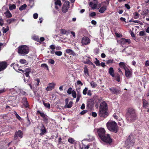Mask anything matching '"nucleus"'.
Masks as SVG:
<instances>
[{
    "instance_id": "nucleus-41",
    "label": "nucleus",
    "mask_w": 149,
    "mask_h": 149,
    "mask_svg": "<svg viewBox=\"0 0 149 149\" xmlns=\"http://www.w3.org/2000/svg\"><path fill=\"white\" fill-rule=\"evenodd\" d=\"M55 54L58 56H61L62 55V53L61 51H56L55 52Z\"/></svg>"
},
{
    "instance_id": "nucleus-57",
    "label": "nucleus",
    "mask_w": 149,
    "mask_h": 149,
    "mask_svg": "<svg viewBox=\"0 0 149 149\" xmlns=\"http://www.w3.org/2000/svg\"><path fill=\"white\" fill-rule=\"evenodd\" d=\"M77 83L78 85H80L81 86H82L83 85V83L80 80L77 81Z\"/></svg>"
},
{
    "instance_id": "nucleus-24",
    "label": "nucleus",
    "mask_w": 149,
    "mask_h": 149,
    "mask_svg": "<svg viewBox=\"0 0 149 149\" xmlns=\"http://www.w3.org/2000/svg\"><path fill=\"white\" fill-rule=\"evenodd\" d=\"M68 141L71 144H76V143L75 140L72 138H69L68 140Z\"/></svg>"
},
{
    "instance_id": "nucleus-19",
    "label": "nucleus",
    "mask_w": 149,
    "mask_h": 149,
    "mask_svg": "<svg viewBox=\"0 0 149 149\" xmlns=\"http://www.w3.org/2000/svg\"><path fill=\"white\" fill-rule=\"evenodd\" d=\"M143 107L144 108H146L148 107L149 104L148 102L146 100L143 98L142 99Z\"/></svg>"
},
{
    "instance_id": "nucleus-20",
    "label": "nucleus",
    "mask_w": 149,
    "mask_h": 149,
    "mask_svg": "<svg viewBox=\"0 0 149 149\" xmlns=\"http://www.w3.org/2000/svg\"><path fill=\"white\" fill-rule=\"evenodd\" d=\"M118 65L120 68L124 69V70L128 68L126 66L125 63L123 62L119 63L118 64Z\"/></svg>"
},
{
    "instance_id": "nucleus-23",
    "label": "nucleus",
    "mask_w": 149,
    "mask_h": 149,
    "mask_svg": "<svg viewBox=\"0 0 149 149\" xmlns=\"http://www.w3.org/2000/svg\"><path fill=\"white\" fill-rule=\"evenodd\" d=\"M4 14L5 15L6 18H10L12 17L11 13L8 10H7L4 13Z\"/></svg>"
},
{
    "instance_id": "nucleus-3",
    "label": "nucleus",
    "mask_w": 149,
    "mask_h": 149,
    "mask_svg": "<svg viewBox=\"0 0 149 149\" xmlns=\"http://www.w3.org/2000/svg\"><path fill=\"white\" fill-rule=\"evenodd\" d=\"M108 129L110 131L116 133L118 130V127L117 123L115 121H109L107 123Z\"/></svg>"
},
{
    "instance_id": "nucleus-43",
    "label": "nucleus",
    "mask_w": 149,
    "mask_h": 149,
    "mask_svg": "<svg viewBox=\"0 0 149 149\" xmlns=\"http://www.w3.org/2000/svg\"><path fill=\"white\" fill-rule=\"evenodd\" d=\"M96 61L95 62V63L97 66H100V65L99 61L97 58H95Z\"/></svg>"
},
{
    "instance_id": "nucleus-26",
    "label": "nucleus",
    "mask_w": 149,
    "mask_h": 149,
    "mask_svg": "<svg viewBox=\"0 0 149 149\" xmlns=\"http://www.w3.org/2000/svg\"><path fill=\"white\" fill-rule=\"evenodd\" d=\"M89 6H91V7L93 9H95L97 6V5L95 4H93V2H91L89 3Z\"/></svg>"
},
{
    "instance_id": "nucleus-25",
    "label": "nucleus",
    "mask_w": 149,
    "mask_h": 149,
    "mask_svg": "<svg viewBox=\"0 0 149 149\" xmlns=\"http://www.w3.org/2000/svg\"><path fill=\"white\" fill-rule=\"evenodd\" d=\"M149 12V10L148 9H144L142 13H141V15H147Z\"/></svg>"
},
{
    "instance_id": "nucleus-51",
    "label": "nucleus",
    "mask_w": 149,
    "mask_h": 149,
    "mask_svg": "<svg viewBox=\"0 0 149 149\" xmlns=\"http://www.w3.org/2000/svg\"><path fill=\"white\" fill-rule=\"evenodd\" d=\"M88 111L87 110H84L82 111L80 113V114L81 115H84Z\"/></svg>"
},
{
    "instance_id": "nucleus-9",
    "label": "nucleus",
    "mask_w": 149,
    "mask_h": 149,
    "mask_svg": "<svg viewBox=\"0 0 149 149\" xmlns=\"http://www.w3.org/2000/svg\"><path fill=\"white\" fill-rule=\"evenodd\" d=\"M109 89L111 93L113 94L118 95L121 92L120 88H116L114 87H111L109 88Z\"/></svg>"
},
{
    "instance_id": "nucleus-22",
    "label": "nucleus",
    "mask_w": 149,
    "mask_h": 149,
    "mask_svg": "<svg viewBox=\"0 0 149 149\" xmlns=\"http://www.w3.org/2000/svg\"><path fill=\"white\" fill-rule=\"evenodd\" d=\"M109 74L112 77H114V70L112 67H111L109 69Z\"/></svg>"
},
{
    "instance_id": "nucleus-44",
    "label": "nucleus",
    "mask_w": 149,
    "mask_h": 149,
    "mask_svg": "<svg viewBox=\"0 0 149 149\" xmlns=\"http://www.w3.org/2000/svg\"><path fill=\"white\" fill-rule=\"evenodd\" d=\"M100 50L98 48H96L94 50V53L95 55L98 54Z\"/></svg>"
},
{
    "instance_id": "nucleus-46",
    "label": "nucleus",
    "mask_w": 149,
    "mask_h": 149,
    "mask_svg": "<svg viewBox=\"0 0 149 149\" xmlns=\"http://www.w3.org/2000/svg\"><path fill=\"white\" fill-rule=\"evenodd\" d=\"M146 35V33L143 31H141L139 33V35L140 36H143Z\"/></svg>"
},
{
    "instance_id": "nucleus-14",
    "label": "nucleus",
    "mask_w": 149,
    "mask_h": 149,
    "mask_svg": "<svg viewBox=\"0 0 149 149\" xmlns=\"http://www.w3.org/2000/svg\"><path fill=\"white\" fill-rule=\"evenodd\" d=\"M31 72V69L29 68H26L25 69L24 72L23 73L24 74L26 77H28V79L26 80L25 78H24V81L25 82H27L28 79H29L30 77L29 76V74Z\"/></svg>"
},
{
    "instance_id": "nucleus-39",
    "label": "nucleus",
    "mask_w": 149,
    "mask_h": 149,
    "mask_svg": "<svg viewBox=\"0 0 149 149\" xmlns=\"http://www.w3.org/2000/svg\"><path fill=\"white\" fill-rule=\"evenodd\" d=\"M41 66L44 68H47V70H48V65L45 63L42 64L41 65Z\"/></svg>"
},
{
    "instance_id": "nucleus-28",
    "label": "nucleus",
    "mask_w": 149,
    "mask_h": 149,
    "mask_svg": "<svg viewBox=\"0 0 149 149\" xmlns=\"http://www.w3.org/2000/svg\"><path fill=\"white\" fill-rule=\"evenodd\" d=\"M84 74L86 75H88V69L87 68V66L86 65L85 66L84 68Z\"/></svg>"
},
{
    "instance_id": "nucleus-7",
    "label": "nucleus",
    "mask_w": 149,
    "mask_h": 149,
    "mask_svg": "<svg viewBox=\"0 0 149 149\" xmlns=\"http://www.w3.org/2000/svg\"><path fill=\"white\" fill-rule=\"evenodd\" d=\"M70 2L68 1H66L64 3L62 8V11L64 13L68 11L70 8Z\"/></svg>"
},
{
    "instance_id": "nucleus-47",
    "label": "nucleus",
    "mask_w": 149,
    "mask_h": 149,
    "mask_svg": "<svg viewBox=\"0 0 149 149\" xmlns=\"http://www.w3.org/2000/svg\"><path fill=\"white\" fill-rule=\"evenodd\" d=\"M88 88L86 87L83 91V93L84 95H86L87 94V92L88 91Z\"/></svg>"
},
{
    "instance_id": "nucleus-52",
    "label": "nucleus",
    "mask_w": 149,
    "mask_h": 149,
    "mask_svg": "<svg viewBox=\"0 0 149 149\" xmlns=\"http://www.w3.org/2000/svg\"><path fill=\"white\" fill-rule=\"evenodd\" d=\"M22 102L23 103L27 102H28L27 98L26 97H23L22 99Z\"/></svg>"
},
{
    "instance_id": "nucleus-16",
    "label": "nucleus",
    "mask_w": 149,
    "mask_h": 149,
    "mask_svg": "<svg viewBox=\"0 0 149 149\" xmlns=\"http://www.w3.org/2000/svg\"><path fill=\"white\" fill-rule=\"evenodd\" d=\"M90 42V40L88 37H84L81 40V43L83 45H87Z\"/></svg>"
},
{
    "instance_id": "nucleus-50",
    "label": "nucleus",
    "mask_w": 149,
    "mask_h": 149,
    "mask_svg": "<svg viewBox=\"0 0 149 149\" xmlns=\"http://www.w3.org/2000/svg\"><path fill=\"white\" fill-rule=\"evenodd\" d=\"M53 88L52 87H50V86H47L46 88V90L47 91H51L53 89Z\"/></svg>"
},
{
    "instance_id": "nucleus-61",
    "label": "nucleus",
    "mask_w": 149,
    "mask_h": 149,
    "mask_svg": "<svg viewBox=\"0 0 149 149\" xmlns=\"http://www.w3.org/2000/svg\"><path fill=\"white\" fill-rule=\"evenodd\" d=\"M3 24V21L2 18L0 19V25L2 26Z\"/></svg>"
},
{
    "instance_id": "nucleus-33",
    "label": "nucleus",
    "mask_w": 149,
    "mask_h": 149,
    "mask_svg": "<svg viewBox=\"0 0 149 149\" xmlns=\"http://www.w3.org/2000/svg\"><path fill=\"white\" fill-rule=\"evenodd\" d=\"M55 5H58L61 6L62 5L61 1L60 0H57L55 2Z\"/></svg>"
},
{
    "instance_id": "nucleus-13",
    "label": "nucleus",
    "mask_w": 149,
    "mask_h": 149,
    "mask_svg": "<svg viewBox=\"0 0 149 149\" xmlns=\"http://www.w3.org/2000/svg\"><path fill=\"white\" fill-rule=\"evenodd\" d=\"M31 72V69L29 68H26L25 69L24 72L23 73L24 74L26 77H28V79L26 80L25 78H24V81L25 82H27L28 79H29L30 77L29 76V74Z\"/></svg>"
},
{
    "instance_id": "nucleus-62",
    "label": "nucleus",
    "mask_w": 149,
    "mask_h": 149,
    "mask_svg": "<svg viewBox=\"0 0 149 149\" xmlns=\"http://www.w3.org/2000/svg\"><path fill=\"white\" fill-rule=\"evenodd\" d=\"M45 38L43 37H41L40 38V41H38V42H41L44 41L45 40Z\"/></svg>"
},
{
    "instance_id": "nucleus-11",
    "label": "nucleus",
    "mask_w": 149,
    "mask_h": 149,
    "mask_svg": "<svg viewBox=\"0 0 149 149\" xmlns=\"http://www.w3.org/2000/svg\"><path fill=\"white\" fill-rule=\"evenodd\" d=\"M36 112L37 114H39L40 115L41 117L43 118V120L45 122H47L48 120L47 118L48 116L46 115L43 112H40L39 110L37 111Z\"/></svg>"
},
{
    "instance_id": "nucleus-21",
    "label": "nucleus",
    "mask_w": 149,
    "mask_h": 149,
    "mask_svg": "<svg viewBox=\"0 0 149 149\" xmlns=\"http://www.w3.org/2000/svg\"><path fill=\"white\" fill-rule=\"evenodd\" d=\"M66 52L68 54H70L73 56H76V54L72 50L70 49H67L65 50Z\"/></svg>"
},
{
    "instance_id": "nucleus-45",
    "label": "nucleus",
    "mask_w": 149,
    "mask_h": 149,
    "mask_svg": "<svg viewBox=\"0 0 149 149\" xmlns=\"http://www.w3.org/2000/svg\"><path fill=\"white\" fill-rule=\"evenodd\" d=\"M20 63L21 64H25L27 63L26 61L24 59H21L19 60Z\"/></svg>"
},
{
    "instance_id": "nucleus-35",
    "label": "nucleus",
    "mask_w": 149,
    "mask_h": 149,
    "mask_svg": "<svg viewBox=\"0 0 149 149\" xmlns=\"http://www.w3.org/2000/svg\"><path fill=\"white\" fill-rule=\"evenodd\" d=\"M91 62L89 60L88 58H87L86 60H84L83 63L84 64H86L88 65H89L90 63H91Z\"/></svg>"
},
{
    "instance_id": "nucleus-2",
    "label": "nucleus",
    "mask_w": 149,
    "mask_h": 149,
    "mask_svg": "<svg viewBox=\"0 0 149 149\" xmlns=\"http://www.w3.org/2000/svg\"><path fill=\"white\" fill-rule=\"evenodd\" d=\"M108 110L107 103L104 101H103L101 103L99 107V115L100 116L104 118H106L109 115Z\"/></svg>"
},
{
    "instance_id": "nucleus-48",
    "label": "nucleus",
    "mask_w": 149,
    "mask_h": 149,
    "mask_svg": "<svg viewBox=\"0 0 149 149\" xmlns=\"http://www.w3.org/2000/svg\"><path fill=\"white\" fill-rule=\"evenodd\" d=\"M48 63L52 64H54V61L52 59H49V60Z\"/></svg>"
},
{
    "instance_id": "nucleus-32",
    "label": "nucleus",
    "mask_w": 149,
    "mask_h": 149,
    "mask_svg": "<svg viewBox=\"0 0 149 149\" xmlns=\"http://www.w3.org/2000/svg\"><path fill=\"white\" fill-rule=\"evenodd\" d=\"M27 7V5L26 4H24L23 5L21 6L19 8V9L20 10H22L26 9Z\"/></svg>"
},
{
    "instance_id": "nucleus-64",
    "label": "nucleus",
    "mask_w": 149,
    "mask_h": 149,
    "mask_svg": "<svg viewBox=\"0 0 149 149\" xmlns=\"http://www.w3.org/2000/svg\"><path fill=\"white\" fill-rule=\"evenodd\" d=\"M3 32L4 33H6L8 31L6 29V28H5L4 27H3L2 28Z\"/></svg>"
},
{
    "instance_id": "nucleus-53",
    "label": "nucleus",
    "mask_w": 149,
    "mask_h": 149,
    "mask_svg": "<svg viewBox=\"0 0 149 149\" xmlns=\"http://www.w3.org/2000/svg\"><path fill=\"white\" fill-rule=\"evenodd\" d=\"M96 15V13L95 12H93L91 13L89 15L90 16L93 17L95 16Z\"/></svg>"
},
{
    "instance_id": "nucleus-38",
    "label": "nucleus",
    "mask_w": 149,
    "mask_h": 149,
    "mask_svg": "<svg viewBox=\"0 0 149 149\" xmlns=\"http://www.w3.org/2000/svg\"><path fill=\"white\" fill-rule=\"evenodd\" d=\"M133 14L134 15V18L135 19H137L139 17V15L137 12H135L133 13Z\"/></svg>"
},
{
    "instance_id": "nucleus-18",
    "label": "nucleus",
    "mask_w": 149,
    "mask_h": 149,
    "mask_svg": "<svg viewBox=\"0 0 149 149\" xmlns=\"http://www.w3.org/2000/svg\"><path fill=\"white\" fill-rule=\"evenodd\" d=\"M47 132V131L45 128L44 125L43 124L41 126V128L40 129V136H42L44 135Z\"/></svg>"
},
{
    "instance_id": "nucleus-8",
    "label": "nucleus",
    "mask_w": 149,
    "mask_h": 149,
    "mask_svg": "<svg viewBox=\"0 0 149 149\" xmlns=\"http://www.w3.org/2000/svg\"><path fill=\"white\" fill-rule=\"evenodd\" d=\"M97 132L100 139L106 134V131L105 129L103 128H101L98 129L97 130Z\"/></svg>"
},
{
    "instance_id": "nucleus-4",
    "label": "nucleus",
    "mask_w": 149,
    "mask_h": 149,
    "mask_svg": "<svg viewBox=\"0 0 149 149\" xmlns=\"http://www.w3.org/2000/svg\"><path fill=\"white\" fill-rule=\"evenodd\" d=\"M29 47L25 45L20 46L18 48V53L22 55H26L29 53Z\"/></svg>"
},
{
    "instance_id": "nucleus-34",
    "label": "nucleus",
    "mask_w": 149,
    "mask_h": 149,
    "mask_svg": "<svg viewBox=\"0 0 149 149\" xmlns=\"http://www.w3.org/2000/svg\"><path fill=\"white\" fill-rule=\"evenodd\" d=\"M43 104L44 106L49 109L50 108V105L49 103H45L44 101H43Z\"/></svg>"
},
{
    "instance_id": "nucleus-10",
    "label": "nucleus",
    "mask_w": 149,
    "mask_h": 149,
    "mask_svg": "<svg viewBox=\"0 0 149 149\" xmlns=\"http://www.w3.org/2000/svg\"><path fill=\"white\" fill-rule=\"evenodd\" d=\"M23 132L21 130L17 131L15 133L14 135V139L15 140H17L18 137H19L20 138L23 137Z\"/></svg>"
},
{
    "instance_id": "nucleus-12",
    "label": "nucleus",
    "mask_w": 149,
    "mask_h": 149,
    "mask_svg": "<svg viewBox=\"0 0 149 149\" xmlns=\"http://www.w3.org/2000/svg\"><path fill=\"white\" fill-rule=\"evenodd\" d=\"M120 42L122 45H124L127 44H130L131 42V41L130 39H126L124 38H122L120 40Z\"/></svg>"
},
{
    "instance_id": "nucleus-63",
    "label": "nucleus",
    "mask_w": 149,
    "mask_h": 149,
    "mask_svg": "<svg viewBox=\"0 0 149 149\" xmlns=\"http://www.w3.org/2000/svg\"><path fill=\"white\" fill-rule=\"evenodd\" d=\"M125 7H126L127 9L129 10L130 9V7L129 4H125Z\"/></svg>"
},
{
    "instance_id": "nucleus-31",
    "label": "nucleus",
    "mask_w": 149,
    "mask_h": 149,
    "mask_svg": "<svg viewBox=\"0 0 149 149\" xmlns=\"http://www.w3.org/2000/svg\"><path fill=\"white\" fill-rule=\"evenodd\" d=\"M115 79L118 82H119L120 81V74H118L117 75L114 76Z\"/></svg>"
},
{
    "instance_id": "nucleus-6",
    "label": "nucleus",
    "mask_w": 149,
    "mask_h": 149,
    "mask_svg": "<svg viewBox=\"0 0 149 149\" xmlns=\"http://www.w3.org/2000/svg\"><path fill=\"white\" fill-rule=\"evenodd\" d=\"M100 139L103 141L109 144H111L113 141L112 139L108 134H106Z\"/></svg>"
},
{
    "instance_id": "nucleus-37",
    "label": "nucleus",
    "mask_w": 149,
    "mask_h": 149,
    "mask_svg": "<svg viewBox=\"0 0 149 149\" xmlns=\"http://www.w3.org/2000/svg\"><path fill=\"white\" fill-rule=\"evenodd\" d=\"M16 8V6L14 4H13L12 5H11L10 6H9V9L10 10H12L13 9H15Z\"/></svg>"
},
{
    "instance_id": "nucleus-27",
    "label": "nucleus",
    "mask_w": 149,
    "mask_h": 149,
    "mask_svg": "<svg viewBox=\"0 0 149 149\" xmlns=\"http://www.w3.org/2000/svg\"><path fill=\"white\" fill-rule=\"evenodd\" d=\"M106 64L107 65L110 64H112L113 63H115V62L114 61V60L112 59H109L108 60L106 61Z\"/></svg>"
},
{
    "instance_id": "nucleus-60",
    "label": "nucleus",
    "mask_w": 149,
    "mask_h": 149,
    "mask_svg": "<svg viewBox=\"0 0 149 149\" xmlns=\"http://www.w3.org/2000/svg\"><path fill=\"white\" fill-rule=\"evenodd\" d=\"M76 90L77 92V97L80 98L81 96L80 93L79 92H78L77 90Z\"/></svg>"
},
{
    "instance_id": "nucleus-15",
    "label": "nucleus",
    "mask_w": 149,
    "mask_h": 149,
    "mask_svg": "<svg viewBox=\"0 0 149 149\" xmlns=\"http://www.w3.org/2000/svg\"><path fill=\"white\" fill-rule=\"evenodd\" d=\"M8 64L5 61L0 62V72L5 70L7 67Z\"/></svg>"
},
{
    "instance_id": "nucleus-59",
    "label": "nucleus",
    "mask_w": 149,
    "mask_h": 149,
    "mask_svg": "<svg viewBox=\"0 0 149 149\" xmlns=\"http://www.w3.org/2000/svg\"><path fill=\"white\" fill-rule=\"evenodd\" d=\"M38 14L37 13H34L33 15V17L34 19H36L38 17Z\"/></svg>"
},
{
    "instance_id": "nucleus-17",
    "label": "nucleus",
    "mask_w": 149,
    "mask_h": 149,
    "mask_svg": "<svg viewBox=\"0 0 149 149\" xmlns=\"http://www.w3.org/2000/svg\"><path fill=\"white\" fill-rule=\"evenodd\" d=\"M125 71L126 77L128 79L130 78L132 75V72L130 71L128 68L125 70Z\"/></svg>"
},
{
    "instance_id": "nucleus-36",
    "label": "nucleus",
    "mask_w": 149,
    "mask_h": 149,
    "mask_svg": "<svg viewBox=\"0 0 149 149\" xmlns=\"http://www.w3.org/2000/svg\"><path fill=\"white\" fill-rule=\"evenodd\" d=\"M91 86L92 88H95L97 86V84L96 83L93 81H92L90 83Z\"/></svg>"
},
{
    "instance_id": "nucleus-49",
    "label": "nucleus",
    "mask_w": 149,
    "mask_h": 149,
    "mask_svg": "<svg viewBox=\"0 0 149 149\" xmlns=\"http://www.w3.org/2000/svg\"><path fill=\"white\" fill-rule=\"evenodd\" d=\"M72 88H69L67 91V93L69 94H71L72 93Z\"/></svg>"
},
{
    "instance_id": "nucleus-42",
    "label": "nucleus",
    "mask_w": 149,
    "mask_h": 149,
    "mask_svg": "<svg viewBox=\"0 0 149 149\" xmlns=\"http://www.w3.org/2000/svg\"><path fill=\"white\" fill-rule=\"evenodd\" d=\"M61 33L62 34H65L67 33V31L63 29H61L60 30Z\"/></svg>"
},
{
    "instance_id": "nucleus-54",
    "label": "nucleus",
    "mask_w": 149,
    "mask_h": 149,
    "mask_svg": "<svg viewBox=\"0 0 149 149\" xmlns=\"http://www.w3.org/2000/svg\"><path fill=\"white\" fill-rule=\"evenodd\" d=\"M23 104L25 106V107L26 108L29 107V104L28 102H25L23 103Z\"/></svg>"
},
{
    "instance_id": "nucleus-40",
    "label": "nucleus",
    "mask_w": 149,
    "mask_h": 149,
    "mask_svg": "<svg viewBox=\"0 0 149 149\" xmlns=\"http://www.w3.org/2000/svg\"><path fill=\"white\" fill-rule=\"evenodd\" d=\"M72 96L73 97V98H76V97H77V94H76V92L74 91V90L72 91Z\"/></svg>"
},
{
    "instance_id": "nucleus-56",
    "label": "nucleus",
    "mask_w": 149,
    "mask_h": 149,
    "mask_svg": "<svg viewBox=\"0 0 149 149\" xmlns=\"http://www.w3.org/2000/svg\"><path fill=\"white\" fill-rule=\"evenodd\" d=\"M145 66L146 67L149 66V60H147L146 61Z\"/></svg>"
},
{
    "instance_id": "nucleus-1",
    "label": "nucleus",
    "mask_w": 149,
    "mask_h": 149,
    "mask_svg": "<svg viewBox=\"0 0 149 149\" xmlns=\"http://www.w3.org/2000/svg\"><path fill=\"white\" fill-rule=\"evenodd\" d=\"M125 116L127 122L128 123H134L138 119L137 111L132 107H129L126 109Z\"/></svg>"
},
{
    "instance_id": "nucleus-5",
    "label": "nucleus",
    "mask_w": 149,
    "mask_h": 149,
    "mask_svg": "<svg viewBox=\"0 0 149 149\" xmlns=\"http://www.w3.org/2000/svg\"><path fill=\"white\" fill-rule=\"evenodd\" d=\"M109 0H107L102 2L101 4L102 6L99 10V12L101 13H103L107 10V6L109 5Z\"/></svg>"
},
{
    "instance_id": "nucleus-30",
    "label": "nucleus",
    "mask_w": 149,
    "mask_h": 149,
    "mask_svg": "<svg viewBox=\"0 0 149 149\" xmlns=\"http://www.w3.org/2000/svg\"><path fill=\"white\" fill-rule=\"evenodd\" d=\"M15 21H16V19L13 18H11L7 19L6 22L8 24H10L13 22Z\"/></svg>"
},
{
    "instance_id": "nucleus-29",
    "label": "nucleus",
    "mask_w": 149,
    "mask_h": 149,
    "mask_svg": "<svg viewBox=\"0 0 149 149\" xmlns=\"http://www.w3.org/2000/svg\"><path fill=\"white\" fill-rule=\"evenodd\" d=\"M73 102L72 101H70L69 102V104H68L67 105H65L64 107L65 108H69L71 107L72 106Z\"/></svg>"
},
{
    "instance_id": "nucleus-55",
    "label": "nucleus",
    "mask_w": 149,
    "mask_h": 149,
    "mask_svg": "<svg viewBox=\"0 0 149 149\" xmlns=\"http://www.w3.org/2000/svg\"><path fill=\"white\" fill-rule=\"evenodd\" d=\"M49 47L50 48L53 50H54L56 48L55 45H51Z\"/></svg>"
},
{
    "instance_id": "nucleus-58",
    "label": "nucleus",
    "mask_w": 149,
    "mask_h": 149,
    "mask_svg": "<svg viewBox=\"0 0 149 149\" xmlns=\"http://www.w3.org/2000/svg\"><path fill=\"white\" fill-rule=\"evenodd\" d=\"M130 22H134V23H139V22H140V21L139 20H130L129 21Z\"/></svg>"
}]
</instances>
